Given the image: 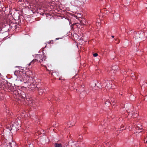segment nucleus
Here are the masks:
<instances>
[{
    "mask_svg": "<svg viewBox=\"0 0 147 147\" xmlns=\"http://www.w3.org/2000/svg\"><path fill=\"white\" fill-rule=\"evenodd\" d=\"M36 60L40 63L44 62L46 61V57L44 55H37L35 57Z\"/></svg>",
    "mask_w": 147,
    "mask_h": 147,
    "instance_id": "1",
    "label": "nucleus"
},
{
    "mask_svg": "<svg viewBox=\"0 0 147 147\" xmlns=\"http://www.w3.org/2000/svg\"><path fill=\"white\" fill-rule=\"evenodd\" d=\"M146 33L145 32V33H144L143 32H138L136 33H134L135 39H137L138 38H141V39H142L143 38L144 36H145Z\"/></svg>",
    "mask_w": 147,
    "mask_h": 147,
    "instance_id": "2",
    "label": "nucleus"
},
{
    "mask_svg": "<svg viewBox=\"0 0 147 147\" xmlns=\"http://www.w3.org/2000/svg\"><path fill=\"white\" fill-rule=\"evenodd\" d=\"M20 67L19 66V76H20V78H19L20 81L21 82H23L24 83H26L27 82V81L26 80H25L23 78H24V77H23L22 75H21V73L22 72V71H20Z\"/></svg>",
    "mask_w": 147,
    "mask_h": 147,
    "instance_id": "3",
    "label": "nucleus"
},
{
    "mask_svg": "<svg viewBox=\"0 0 147 147\" xmlns=\"http://www.w3.org/2000/svg\"><path fill=\"white\" fill-rule=\"evenodd\" d=\"M25 96V93L24 92L20 90L19 91V97H21L22 98H24Z\"/></svg>",
    "mask_w": 147,
    "mask_h": 147,
    "instance_id": "4",
    "label": "nucleus"
},
{
    "mask_svg": "<svg viewBox=\"0 0 147 147\" xmlns=\"http://www.w3.org/2000/svg\"><path fill=\"white\" fill-rule=\"evenodd\" d=\"M33 81L32 77H29V79H28V83H29L28 85H30L31 86L33 84Z\"/></svg>",
    "mask_w": 147,
    "mask_h": 147,
    "instance_id": "5",
    "label": "nucleus"
},
{
    "mask_svg": "<svg viewBox=\"0 0 147 147\" xmlns=\"http://www.w3.org/2000/svg\"><path fill=\"white\" fill-rule=\"evenodd\" d=\"M44 89L43 88H38V91L39 95H41L44 92Z\"/></svg>",
    "mask_w": 147,
    "mask_h": 147,
    "instance_id": "6",
    "label": "nucleus"
},
{
    "mask_svg": "<svg viewBox=\"0 0 147 147\" xmlns=\"http://www.w3.org/2000/svg\"><path fill=\"white\" fill-rule=\"evenodd\" d=\"M109 83V82L108 81H107L106 82L104 83L103 84V86H105V88H110L111 87V86H110V85L108 84V83Z\"/></svg>",
    "mask_w": 147,
    "mask_h": 147,
    "instance_id": "7",
    "label": "nucleus"
},
{
    "mask_svg": "<svg viewBox=\"0 0 147 147\" xmlns=\"http://www.w3.org/2000/svg\"><path fill=\"white\" fill-rule=\"evenodd\" d=\"M27 99H28L27 100H28V103L30 105H31L32 104V105L34 103V101H33L32 100V98H27Z\"/></svg>",
    "mask_w": 147,
    "mask_h": 147,
    "instance_id": "8",
    "label": "nucleus"
},
{
    "mask_svg": "<svg viewBox=\"0 0 147 147\" xmlns=\"http://www.w3.org/2000/svg\"><path fill=\"white\" fill-rule=\"evenodd\" d=\"M38 61L37 60H36V58L34 59L29 64V65L30 66L31 65L32 66L33 65L35 62Z\"/></svg>",
    "mask_w": 147,
    "mask_h": 147,
    "instance_id": "9",
    "label": "nucleus"
},
{
    "mask_svg": "<svg viewBox=\"0 0 147 147\" xmlns=\"http://www.w3.org/2000/svg\"><path fill=\"white\" fill-rule=\"evenodd\" d=\"M102 51L103 52V54L104 55L107 54L109 52L108 50L107 49L102 50Z\"/></svg>",
    "mask_w": 147,
    "mask_h": 147,
    "instance_id": "10",
    "label": "nucleus"
},
{
    "mask_svg": "<svg viewBox=\"0 0 147 147\" xmlns=\"http://www.w3.org/2000/svg\"><path fill=\"white\" fill-rule=\"evenodd\" d=\"M118 67L117 66H113L112 67V70H111V72H112V71H113V72L114 73V71H115V70H117V69H118Z\"/></svg>",
    "mask_w": 147,
    "mask_h": 147,
    "instance_id": "11",
    "label": "nucleus"
},
{
    "mask_svg": "<svg viewBox=\"0 0 147 147\" xmlns=\"http://www.w3.org/2000/svg\"><path fill=\"white\" fill-rule=\"evenodd\" d=\"M55 147H62V145L61 144L55 143Z\"/></svg>",
    "mask_w": 147,
    "mask_h": 147,
    "instance_id": "12",
    "label": "nucleus"
},
{
    "mask_svg": "<svg viewBox=\"0 0 147 147\" xmlns=\"http://www.w3.org/2000/svg\"><path fill=\"white\" fill-rule=\"evenodd\" d=\"M116 102L115 101V100H111V101L110 103L112 105H113L114 106L115 105V103H116Z\"/></svg>",
    "mask_w": 147,
    "mask_h": 147,
    "instance_id": "13",
    "label": "nucleus"
},
{
    "mask_svg": "<svg viewBox=\"0 0 147 147\" xmlns=\"http://www.w3.org/2000/svg\"><path fill=\"white\" fill-rule=\"evenodd\" d=\"M131 78L133 79H136V76L134 74L132 73L131 74Z\"/></svg>",
    "mask_w": 147,
    "mask_h": 147,
    "instance_id": "14",
    "label": "nucleus"
},
{
    "mask_svg": "<svg viewBox=\"0 0 147 147\" xmlns=\"http://www.w3.org/2000/svg\"><path fill=\"white\" fill-rule=\"evenodd\" d=\"M133 32V31L132 30L130 31L127 32V34H130L131 33H132Z\"/></svg>",
    "mask_w": 147,
    "mask_h": 147,
    "instance_id": "15",
    "label": "nucleus"
},
{
    "mask_svg": "<svg viewBox=\"0 0 147 147\" xmlns=\"http://www.w3.org/2000/svg\"><path fill=\"white\" fill-rule=\"evenodd\" d=\"M118 40V42H116L117 44H118L119 42V41L118 38H117L115 39V41Z\"/></svg>",
    "mask_w": 147,
    "mask_h": 147,
    "instance_id": "16",
    "label": "nucleus"
},
{
    "mask_svg": "<svg viewBox=\"0 0 147 147\" xmlns=\"http://www.w3.org/2000/svg\"><path fill=\"white\" fill-rule=\"evenodd\" d=\"M98 56V54L96 53H95L93 54V56L94 57H96Z\"/></svg>",
    "mask_w": 147,
    "mask_h": 147,
    "instance_id": "17",
    "label": "nucleus"
},
{
    "mask_svg": "<svg viewBox=\"0 0 147 147\" xmlns=\"http://www.w3.org/2000/svg\"><path fill=\"white\" fill-rule=\"evenodd\" d=\"M51 42H52V44H53V40H50V41H49V42H48V43L49 44H50V43H51Z\"/></svg>",
    "mask_w": 147,
    "mask_h": 147,
    "instance_id": "18",
    "label": "nucleus"
},
{
    "mask_svg": "<svg viewBox=\"0 0 147 147\" xmlns=\"http://www.w3.org/2000/svg\"><path fill=\"white\" fill-rule=\"evenodd\" d=\"M3 83H4V82H3H3H2L1 81V86H3V85H4V84Z\"/></svg>",
    "mask_w": 147,
    "mask_h": 147,
    "instance_id": "19",
    "label": "nucleus"
},
{
    "mask_svg": "<svg viewBox=\"0 0 147 147\" xmlns=\"http://www.w3.org/2000/svg\"><path fill=\"white\" fill-rule=\"evenodd\" d=\"M18 72L16 71H15L14 72V74L16 76H17V73Z\"/></svg>",
    "mask_w": 147,
    "mask_h": 147,
    "instance_id": "20",
    "label": "nucleus"
},
{
    "mask_svg": "<svg viewBox=\"0 0 147 147\" xmlns=\"http://www.w3.org/2000/svg\"><path fill=\"white\" fill-rule=\"evenodd\" d=\"M79 138H81L82 137V136L81 135H79Z\"/></svg>",
    "mask_w": 147,
    "mask_h": 147,
    "instance_id": "21",
    "label": "nucleus"
},
{
    "mask_svg": "<svg viewBox=\"0 0 147 147\" xmlns=\"http://www.w3.org/2000/svg\"><path fill=\"white\" fill-rule=\"evenodd\" d=\"M59 39H61V38H56L55 40H59Z\"/></svg>",
    "mask_w": 147,
    "mask_h": 147,
    "instance_id": "22",
    "label": "nucleus"
},
{
    "mask_svg": "<svg viewBox=\"0 0 147 147\" xmlns=\"http://www.w3.org/2000/svg\"><path fill=\"white\" fill-rule=\"evenodd\" d=\"M137 129H141V128H140L139 127H138V126L137 127Z\"/></svg>",
    "mask_w": 147,
    "mask_h": 147,
    "instance_id": "23",
    "label": "nucleus"
},
{
    "mask_svg": "<svg viewBox=\"0 0 147 147\" xmlns=\"http://www.w3.org/2000/svg\"><path fill=\"white\" fill-rule=\"evenodd\" d=\"M144 142L145 143H147V141H145V140H144Z\"/></svg>",
    "mask_w": 147,
    "mask_h": 147,
    "instance_id": "24",
    "label": "nucleus"
},
{
    "mask_svg": "<svg viewBox=\"0 0 147 147\" xmlns=\"http://www.w3.org/2000/svg\"><path fill=\"white\" fill-rule=\"evenodd\" d=\"M113 38L114 37V36H111Z\"/></svg>",
    "mask_w": 147,
    "mask_h": 147,
    "instance_id": "25",
    "label": "nucleus"
},
{
    "mask_svg": "<svg viewBox=\"0 0 147 147\" xmlns=\"http://www.w3.org/2000/svg\"><path fill=\"white\" fill-rule=\"evenodd\" d=\"M22 0H19V1L22 2Z\"/></svg>",
    "mask_w": 147,
    "mask_h": 147,
    "instance_id": "26",
    "label": "nucleus"
},
{
    "mask_svg": "<svg viewBox=\"0 0 147 147\" xmlns=\"http://www.w3.org/2000/svg\"><path fill=\"white\" fill-rule=\"evenodd\" d=\"M115 15H114V16H113V18H115Z\"/></svg>",
    "mask_w": 147,
    "mask_h": 147,
    "instance_id": "27",
    "label": "nucleus"
},
{
    "mask_svg": "<svg viewBox=\"0 0 147 147\" xmlns=\"http://www.w3.org/2000/svg\"><path fill=\"white\" fill-rule=\"evenodd\" d=\"M97 86L98 87L100 88V86H98L97 85Z\"/></svg>",
    "mask_w": 147,
    "mask_h": 147,
    "instance_id": "28",
    "label": "nucleus"
},
{
    "mask_svg": "<svg viewBox=\"0 0 147 147\" xmlns=\"http://www.w3.org/2000/svg\"><path fill=\"white\" fill-rule=\"evenodd\" d=\"M16 96H17L18 95H17L16 94Z\"/></svg>",
    "mask_w": 147,
    "mask_h": 147,
    "instance_id": "29",
    "label": "nucleus"
},
{
    "mask_svg": "<svg viewBox=\"0 0 147 147\" xmlns=\"http://www.w3.org/2000/svg\"><path fill=\"white\" fill-rule=\"evenodd\" d=\"M96 84H95V86L96 85Z\"/></svg>",
    "mask_w": 147,
    "mask_h": 147,
    "instance_id": "30",
    "label": "nucleus"
},
{
    "mask_svg": "<svg viewBox=\"0 0 147 147\" xmlns=\"http://www.w3.org/2000/svg\"><path fill=\"white\" fill-rule=\"evenodd\" d=\"M18 94H17V95H18Z\"/></svg>",
    "mask_w": 147,
    "mask_h": 147,
    "instance_id": "31",
    "label": "nucleus"
},
{
    "mask_svg": "<svg viewBox=\"0 0 147 147\" xmlns=\"http://www.w3.org/2000/svg\"><path fill=\"white\" fill-rule=\"evenodd\" d=\"M41 63V64H42V63Z\"/></svg>",
    "mask_w": 147,
    "mask_h": 147,
    "instance_id": "32",
    "label": "nucleus"
},
{
    "mask_svg": "<svg viewBox=\"0 0 147 147\" xmlns=\"http://www.w3.org/2000/svg\"><path fill=\"white\" fill-rule=\"evenodd\" d=\"M19 19H20V18H19Z\"/></svg>",
    "mask_w": 147,
    "mask_h": 147,
    "instance_id": "33",
    "label": "nucleus"
}]
</instances>
